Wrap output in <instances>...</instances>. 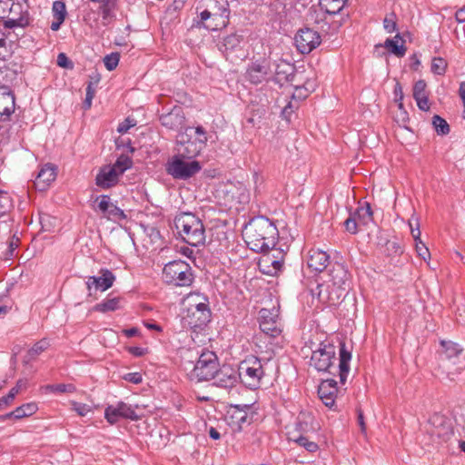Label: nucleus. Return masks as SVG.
Wrapping results in <instances>:
<instances>
[{"instance_id":"nucleus-1","label":"nucleus","mask_w":465,"mask_h":465,"mask_svg":"<svg viewBox=\"0 0 465 465\" xmlns=\"http://www.w3.org/2000/svg\"><path fill=\"white\" fill-rule=\"evenodd\" d=\"M242 235L248 247L253 252H267L272 249L278 239L276 226L263 216L252 218L244 227Z\"/></svg>"},{"instance_id":"nucleus-2","label":"nucleus","mask_w":465,"mask_h":465,"mask_svg":"<svg viewBox=\"0 0 465 465\" xmlns=\"http://www.w3.org/2000/svg\"><path fill=\"white\" fill-rule=\"evenodd\" d=\"M330 280L319 283L312 295H317L320 302L330 306L336 305L349 290V273L341 263H334L329 272Z\"/></svg>"},{"instance_id":"nucleus-3","label":"nucleus","mask_w":465,"mask_h":465,"mask_svg":"<svg viewBox=\"0 0 465 465\" xmlns=\"http://www.w3.org/2000/svg\"><path fill=\"white\" fill-rule=\"evenodd\" d=\"M174 225L182 239L192 246L205 242V229L202 220L192 213H183L175 217Z\"/></svg>"},{"instance_id":"nucleus-4","label":"nucleus","mask_w":465,"mask_h":465,"mask_svg":"<svg viewBox=\"0 0 465 465\" xmlns=\"http://www.w3.org/2000/svg\"><path fill=\"white\" fill-rule=\"evenodd\" d=\"M219 361L216 354L211 351H203L197 361L184 364V371L190 381L200 382L210 381L217 371Z\"/></svg>"},{"instance_id":"nucleus-5","label":"nucleus","mask_w":465,"mask_h":465,"mask_svg":"<svg viewBox=\"0 0 465 465\" xmlns=\"http://www.w3.org/2000/svg\"><path fill=\"white\" fill-rule=\"evenodd\" d=\"M179 137L180 146L177 155L191 160L201 153L207 142L206 132L202 126L187 127L183 134H179Z\"/></svg>"},{"instance_id":"nucleus-6","label":"nucleus","mask_w":465,"mask_h":465,"mask_svg":"<svg viewBox=\"0 0 465 465\" xmlns=\"http://www.w3.org/2000/svg\"><path fill=\"white\" fill-rule=\"evenodd\" d=\"M163 278L168 284L190 286L193 281V274L189 263L175 260L164 265Z\"/></svg>"},{"instance_id":"nucleus-7","label":"nucleus","mask_w":465,"mask_h":465,"mask_svg":"<svg viewBox=\"0 0 465 465\" xmlns=\"http://www.w3.org/2000/svg\"><path fill=\"white\" fill-rule=\"evenodd\" d=\"M202 166L198 161L186 159L181 155L173 156L166 163L165 170L173 178L187 180L200 172Z\"/></svg>"},{"instance_id":"nucleus-8","label":"nucleus","mask_w":465,"mask_h":465,"mask_svg":"<svg viewBox=\"0 0 465 465\" xmlns=\"http://www.w3.org/2000/svg\"><path fill=\"white\" fill-rule=\"evenodd\" d=\"M237 372L239 380L251 389H256L260 386L261 379L264 374L261 361L253 356L242 361Z\"/></svg>"},{"instance_id":"nucleus-9","label":"nucleus","mask_w":465,"mask_h":465,"mask_svg":"<svg viewBox=\"0 0 465 465\" xmlns=\"http://www.w3.org/2000/svg\"><path fill=\"white\" fill-rule=\"evenodd\" d=\"M336 348L330 342H321L311 356L310 364L318 371H329L336 360Z\"/></svg>"},{"instance_id":"nucleus-10","label":"nucleus","mask_w":465,"mask_h":465,"mask_svg":"<svg viewBox=\"0 0 465 465\" xmlns=\"http://www.w3.org/2000/svg\"><path fill=\"white\" fill-rule=\"evenodd\" d=\"M272 75L271 62L267 58H260L248 64L244 77L252 84H260L268 81Z\"/></svg>"},{"instance_id":"nucleus-11","label":"nucleus","mask_w":465,"mask_h":465,"mask_svg":"<svg viewBox=\"0 0 465 465\" xmlns=\"http://www.w3.org/2000/svg\"><path fill=\"white\" fill-rule=\"evenodd\" d=\"M259 322L261 330L271 337H277L282 332L279 308L274 305L271 309L262 308L259 312Z\"/></svg>"},{"instance_id":"nucleus-12","label":"nucleus","mask_w":465,"mask_h":465,"mask_svg":"<svg viewBox=\"0 0 465 465\" xmlns=\"http://www.w3.org/2000/svg\"><path fill=\"white\" fill-rule=\"evenodd\" d=\"M297 49L302 54H309L321 44L318 32L311 28H302L298 31L294 38Z\"/></svg>"},{"instance_id":"nucleus-13","label":"nucleus","mask_w":465,"mask_h":465,"mask_svg":"<svg viewBox=\"0 0 465 465\" xmlns=\"http://www.w3.org/2000/svg\"><path fill=\"white\" fill-rule=\"evenodd\" d=\"M100 4L99 12L102 15L101 22H99L97 18H94L92 21L91 13H89L85 17L87 24L95 31H99L102 27H105L110 24L111 20L114 16V12L116 8V0H104L100 2Z\"/></svg>"},{"instance_id":"nucleus-14","label":"nucleus","mask_w":465,"mask_h":465,"mask_svg":"<svg viewBox=\"0 0 465 465\" xmlns=\"http://www.w3.org/2000/svg\"><path fill=\"white\" fill-rule=\"evenodd\" d=\"M104 417L110 424L116 423L121 418L130 420L138 419L134 409L123 401H119L115 405H109L106 407L104 411Z\"/></svg>"},{"instance_id":"nucleus-15","label":"nucleus","mask_w":465,"mask_h":465,"mask_svg":"<svg viewBox=\"0 0 465 465\" xmlns=\"http://www.w3.org/2000/svg\"><path fill=\"white\" fill-rule=\"evenodd\" d=\"M213 384L217 387L231 389L236 385L239 381V375L237 371L230 366H223L217 368L216 373L213 379Z\"/></svg>"},{"instance_id":"nucleus-16","label":"nucleus","mask_w":465,"mask_h":465,"mask_svg":"<svg viewBox=\"0 0 465 465\" xmlns=\"http://www.w3.org/2000/svg\"><path fill=\"white\" fill-rule=\"evenodd\" d=\"M15 97L9 87L0 86V121H9L15 108Z\"/></svg>"},{"instance_id":"nucleus-17","label":"nucleus","mask_w":465,"mask_h":465,"mask_svg":"<svg viewBox=\"0 0 465 465\" xmlns=\"http://www.w3.org/2000/svg\"><path fill=\"white\" fill-rule=\"evenodd\" d=\"M100 276H89L86 281V287L89 291L94 287L96 290L104 292L111 288L115 281L114 274L108 269H101Z\"/></svg>"},{"instance_id":"nucleus-18","label":"nucleus","mask_w":465,"mask_h":465,"mask_svg":"<svg viewBox=\"0 0 465 465\" xmlns=\"http://www.w3.org/2000/svg\"><path fill=\"white\" fill-rule=\"evenodd\" d=\"M57 176V168L53 163L45 164L39 171L34 183L35 188L40 191H45L51 183H53Z\"/></svg>"},{"instance_id":"nucleus-19","label":"nucleus","mask_w":465,"mask_h":465,"mask_svg":"<svg viewBox=\"0 0 465 465\" xmlns=\"http://www.w3.org/2000/svg\"><path fill=\"white\" fill-rule=\"evenodd\" d=\"M121 174L111 165H104L100 168L95 177V183L103 189H109L117 184Z\"/></svg>"},{"instance_id":"nucleus-20","label":"nucleus","mask_w":465,"mask_h":465,"mask_svg":"<svg viewBox=\"0 0 465 465\" xmlns=\"http://www.w3.org/2000/svg\"><path fill=\"white\" fill-rule=\"evenodd\" d=\"M337 381L334 379L322 381L318 388V395L327 407H332L337 395Z\"/></svg>"},{"instance_id":"nucleus-21","label":"nucleus","mask_w":465,"mask_h":465,"mask_svg":"<svg viewBox=\"0 0 465 465\" xmlns=\"http://www.w3.org/2000/svg\"><path fill=\"white\" fill-rule=\"evenodd\" d=\"M10 16L4 21L5 28L25 27L29 24L27 12L22 14V6L19 4H13L10 7Z\"/></svg>"},{"instance_id":"nucleus-22","label":"nucleus","mask_w":465,"mask_h":465,"mask_svg":"<svg viewBox=\"0 0 465 465\" xmlns=\"http://www.w3.org/2000/svg\"><path fill=\"white\" fill-rule=\"evenodd\" d=\"M211 312L208 307H203V311L187 310L186 316L183 317L184 324L192 329L203 328L210 322Z\"/></svg>"},{"instance_id":"nucleus-23","label":"nucleus","mask_w":465,"mask_h":465,"mask_svg":"<svg viewBox=\"0 0 465 465\" xmlns=\"http://www.w3.org/2000/svg\"><path fill=\"white\" fill-rule=\"evenodd\" d=\"M217 21V18L213 17L212 14L204 8L193 18L192 27L216 31L226 26V25H218L219 22Z\"/></svg>"},{"instance_id":"nucleus-24","label":"nucleus","mask_w":465,"mask_h":465,"mask_svg":"<svg viewBox=\"0 0 465 465\" xmlns=\"http://www.w3.org/2000/svg\"><path fill=\"white\" fill-rule=\"evenodd\" d=\"M205 9L219 20L218 25H227L230 14L227 0H208Z\"/></svg>"},{"instance_id":"nucleus-25","label":"nucleus","mask_w":465,"mask_h":465,"mask_svg":"<svg viewBox=\"0 0 465 465\" xmlns=\"http://www.w3.org/2000/svg\"><path fill=\"white\" fill-rule=\"evenodd\" d=\"M329 259L326 252L312 249L308 252L307 265L312 272H321L327 267Z\"/></svg>"},{"instance_id":"nucleus-26","label":"nucleus","mask_w":465,"mask_h":465,"mask_svg":"<svg viewBox=\"0 0 465 465\" xmlns=\"http://www.w3.org/2000/svg\"><path fill=\"white\" fill-rule=\"evenodd\" d=\"M160 121L170 130H180L183 127L185 117L181 107H174L171 112L161 115Z\"/></svg>"},{"instance_id":"nucleus-27","label":"nucleus","mask_w":465,"mask_h":465,"mask_svg":"<svg viewBox=\"0 0 465 465\" xmlns=\"http://www.w3.org/2000/svg\"><path fill=\"white\" fill-rule=\"evenodd\" d=\"M351 352L346 349L345 343L341 342L339 358V378L341 384H345L350 372Z\"/></svg>"},{"instance_id":"nucleus-28","label":"nucleus","mask_w":465,"mask_h":465,"mask_svg":"<svg viewBox=\"0 0 465 465\" xmlns=\"http://www.w3.org/2000/svg\"><path fill=\"white\" fill-rule=\"evenodd\" d=\"M259 265L264 273L273 275L282 271L283 262L276 259L274 255L266 254L262 257Z\"/></svg>"},{"instance_id":"nucleus-29","label":"nucleus","mask_w":465,"mask_h":465,"mask_svg":"<svg viewBox=\"0 0 465 465\" xmlns=\"http://www.w3.org/2000/svg\"><path fill=\"white\" fill-rule=\"evenodd\" d=\"M243 36L238 34H231L223 38V47L226 55L232 53L242 51Z\"/></svg>"},{"instance_id":"nucleus-30","label":"nucleus","mask_w":465,"mask_h":465,"mask_svg":"<svg viewBox=\"0 0 465 465\" xmlns=\"http://www.w3.org/2000/svg\"><path fill=\"white\" fill-rule=\"evenodd\" d=\"M440 345L442 347L441 355L449 361L453 360V363H456L455 359L458 358L463 351L459 344L450 341H441Z\"/></svg>"},{"instance_id":"nucleus-31","label":"nucleus","mask_w":465,"mask_h":465,"mask_svg":"<svg viewBox=\"0 0 465 465\" xmlns=\"http://www.w3.org/2000/svg\"><path fill=\"white\" fill-rule=\"evenodd\" d=\"M384 47L398 57L404 56L406 53L404 41L399 34L395 35L394 39L388 38L384 43Z\"/></svg>"},{"instance_id":"nucleus-32","label":"nucleus","mask_w":465,"mask_h":465,"mask_svg":"<svg viewBox=\"0 0 465 465\" xmlns=\"http://www.w3.org/2000/svg\"><path fill=\"white\" fill-rule=\"evenodd\" d=\"M346 2L347 0H319L321 9L328 15L339 14Z\"/></svg>"},{"instance_id":"nucleus-33","label":"nucleus","mask_w":465,"mask_h":465,"mask_svg":"<svg viewBox=\"0 0 465 465\" xmlns=\"http://www.w3.org/2000/svg\"><path fill=\"white\" fill-rule=\"evenodd\" d=\"M121 307V298L120 297H114V298H107L101 302L100 303H97L94 310L99 312H114L118 310Z\"/></svg>"},{"instance_id":"nucleus-34","label":"nucleus","mask_w":465,"mask_h":465,"mask_svg":"<svg viewBox=\"0 0 465 465\" xmlns=\"http://www.w3.org/2000/svg\"><path fill=\"white\" fill-rule=\"evenodd\" d=\"M360 223L367 224L372 221V211L369 203L360 205L356 212L352 214Z\"/></svg>"},{"instance_id":"nucleus-35","label":"nucleus","mask_w":465,"mask_h":465,"mask_svg":"<svg viewBox=\"0 0 465 465\" xmlns=\"http://www.w3.org/2000/svg\"><path fill=\"white\" fill-rule=\"evenodd\" d=\"M36 411L37 406L34 402L23 404L22 406L17 407L14 411L15 419L20 420L25 417H29L35 414Z\"/></svg>"},{"instance_id":"nucleus-36","label":"nucleus","mask_w":465,"mask_h":465,"mask_svg":"<svg viewBox=\"0 0 465 465\" xmlns=\"http://www.w3.org/2000/svg\"><path fill=\"white\" fill-rule=\"evenodd\" d=\"M133 165V161L132 159L128 156V155H125V154H121L117 160L115 161V163L114 164H112L111 166L118 173H120L121 175H123V173L130 169Z\"/></svg>"},{"instance_id":"nucleus-37","label":"nucleus","mask_w":465,"mask_h":465,"mask_svg":"<svg viewBox=\"0 0 465 465\" xmlns=\"http://www.w3.org/2000/svg\"><path fill=\"white\" fill-rule=\"evenodd\" d=\"M45 391L54 393H74L76 388L72 383L49 384L45 387Z\"/></svg>"},{"instance_id":"nucleus-38","label":"nucleus","mask_w":465,"mask_h":465,"mask_svg":"<svg viewBox=\"0 0 465 465\" xmlns=\"http://www.w3.org/2000/svg\"><path fill=\"white\" fill-rule=\"evenodd\" d=\"M432 124L435 128V131L440 135H446L450 131L449 124L446 122L445 119H443L440 115L433 116Z\"/></svg>"},{"instance_id":"nucleus-39","label":"nucleus","mask_w":465,"mask_h":465,"mask_svg":"<svg viewBox=\"0 0 465 465\" xmlns=\"http://www.w3.org/2000/svg\"><path fill=\"white\" fill-rule=\"evenodd\" d=\"M447 62L441 57H434L431 61V72L435 74L442 75L445 74Z\"/></svg>"},{"instance_id":"nucleus-40","label":"nucleus","mask_w":465,"mask_h":465,"mask_svg":"<svg viewBox=\"0 0 465 465\" xmlns=\"http://www.w3.org/2000/svg\"><path fill=\"white\" fill-rule=\"evenodd\" d=\"M293 441L298 445L303 447L309 452H315L318 450V445L312 440H310L305 436H299L296 439H293Z\"/></svg>"},{"instance_id":"nucleus-41","label":"nucleus","mask_w":465,"mask_h":465,"mask_svg":"<svg viewBox=\"0 0 465 465\" xmlns=\"http://www.w3.org/2000/svg\"><path fill=\"white\" fill-rule=\"evenodd\" d=\"M49 343L46 340H41L35 343V345L28 351V355L31 359L35 358L40 353L47 349Z\"/></svg>"},{"instance_id":"nucleus-42","label":"nucleus","mask_w":465,"mask_h":465,"mask_svg":"<svg viewBox=\"0 0 465 465\" xmlns=\"http://www.w3.org/2000/svg\"><path fill=\"white\" fill-rule=\"evenodd\" d=\"M104 216L115 222L122 221L126 218V215L124 214V211L114 203Z\"/></svg>"},{"instance_id":"nucleus-43","label":"nucleus","mask_w":465,"mask_h":465,"mask_svg":"<svg viewBox=\"0 0 465 465\" xmlns=\"http://www.w3.org/2000/svg\"><path fill=\"white\" fill-rule=\"evenodd\" d=\"M120 55L118 53H112L104 58V66L107 70H114L119 64Z\"/></svg>"},{"instance_id":"nucleus-44","label":"nucleus","mask_w":465,"mask_h":465,"mask_svg":"<svg viewBox=\"0 0 465 465\" xmlns=\"http://www.w3.org/2000/svg\"><path fill=\"white\" fill-rule=\"evenodd\" d=\"M18 394V387H14L10 390L9 393L6 396L0 398V410L5 409V407L9 406L13 401L15 400V396Z\"/></svg>"},{"instance_id":"nucleus-45","label":"nucleus","mask_w":465,"mask_h":465,"mask_svg":"<svg viewBox=\"0 0 465 465\" xmlns=\"http://www.w3.org/2000/svg\"><path fill=\"white\" fill-rule=\"evenodd\" d=\"M71 405H72L73 410L79 416H82V417L86 416L89 412L92 411L91 406H89V405H87L85 403H81V402H77V401H71Z\"/></svg>"},{"instance_id":"nucleus-46","label":"nucleus","mask_w":465,"mask_h":465,"mask_svg":"<svg viewBox=\"0 0 465 465\" xmlns=\"http://www.w3.org/2000/svg\"><path fill=\"white\" fill-rule=\"evenodd\" d=\"M97 207L99 211H101L103 214L105 215L110 207L113 205V203L110 201V197L108 195H102L97 199Z\"/></svg>"},{"instance_id":"nucleus-47","label":"nucleus","mask_w":465,"mask_h":465,"mask_svg":"<svg viewBox=\"0 0 465 465\" xmlns=\"http://www.w3.org/2000/svg\"><path fill=\"white\" fill-rule=\"evenodd\" d=\"M425 90H426L425 81H423V80L417 81L413 86L414 99H417V98H420L422 96H427Z\"/></svg>"},{"instance_id":"nucleus-48","label":"nucleus","mask_w":465,"mask_h":465,"mask_svg":"<svg viewBox=\"0 0 465 465\" xmlns=\"http://www.w3.org/2000/svg\"><path fill=\"white\" fill-rule=\"evenodd\" d=\"M383 27L388 33H392L397 29L394 14H391L383 19Z\"/></svg>"},{"instance_id":"nucleus-49","label":"nucleus","mask_w":465,"mask_h":465,"mask_svg":"<svg viewBox=\"0 0 465 465\" xmlns=\"http://www.w3.org/2000/svg\"><path fill=\"white\" fill-rule=\"evenodd\" d=\"M53 13L54 17L58 18L63 16L64 19L65 18L66 10H65V5L61 1H55L53 4Z\"/></svg>"},{"instance_id":"nucleus-50","label":"nucleus","mask_w":465,"mask_h":465,"mask_svg":"<svg viewBox=\"0 0 465 465\" xmlns=\"http://www.w3.org/2000/svg\"><path fill=\"white\" fill-rule=\"evenodd\" d=\"M416 251L420 257H421L423 260H427L430 257V253L429 252V249L425 246V244L422 242V241L420 239V241L415 242Z\"/></svg>"},{"instance_id":"nucleus-51","label":"nucleus","mask_w":465,"mask_h":465,"mask_svg":"<svg viewBox=\"0 0 465 465\" xmlns=\"http://www.w3.org/2000/svg\"><path fill=\"white\" fill-rule=\"evenodd\" d=\"M94 88L93 87L92 83H89L86 87V94H85V100L84 102V105L85 109H89L92 105V101L94 97Z\"/></svg>"},{"instance_id":"nucleus-52","label":"nucleus","mask_w":465,"mask_h":465,"mask_svg":"<svg viewBox=\"0 0 465 465\" xmlns=\"http://www.w3.org/2000/svg\"><path fill=\"white\" fill-rule=\"evenodd\" d=\"M344 226L347 232L355 234L357 232V219L351 214V216L344 222Z\"/></svg>"},{"instance_id":"nucleus-53","label":"nucleus","mask_w":465,"mask_h":465,"mask_svg":"<svg viewBox=\"0 0 465 465\" xmlns=\"http://www.w3.org/2000/svg\"><path fill=\"white\" fill-rule=\"evenodd\" d=\"M57 64L62 68H67L72 69L73 68V63L70 61V59L67 57V55L64 53H60L57 55Z\"/></svg>"},{"instance_id":"nucleus-54","label":"nucleus","mask_w":465,"mask_h":465,"mask_svg":"<svg viewBox=\"0 0 465 465\" xmlns=\"http://www.w3.org/2000/svg\"><path fill=\"white\" fill-rule=\"evenodd\" d=\"M8 207H10L9 196L6 193L0 191V210L4 209L3 212L0 211V217L5 213Z\"/></svg>"},{"instance_id":"nucleus-55","label":"nucleus","mask_w":465,"mask_h":465,"mask_svg":"<svg viewBox=\"0 0 465 465\" xmlns=\"http://www.w3.org/2000/svg\"><path fill=\"white\" fill-rule=\"evenodd\" d=\"M135 125V121L134 119H125L124 122L121 123L118 125L117 131L121 134L126 133L132 126Z\"/></svg>"},{"instance_id":"nucleus-56","label":"nucleus","mask_w":465,"mask_h":465,"mask_svg":"<svg viewBox=\"0 0 465 465\" xmlns=\"http://www.w3.org/2000/svg\"><path fill=\"white\" fill-rule=\"evenodd\" d=\"M410 227H411V235H412L414 241L415 242L420 241V230L419 220L416 219V226L415 227L413 226L412 223L410 222Z\"/></svg>"},{"instance_id":"nucleus-57","label":"nucleus","mask_w":465,"mask_h":465,"mask_svg":"<svg viewBox=\"0 0 465 465\" xmlns=\"http://www.w3.org/2000/svg\"><path fill=\"white\" fill-rule=\"evenodd\" d=\"M415 101L417 102L418 107L421 111H428L430 109L428 96H422V97L417 98V99H415Z\"/></svg>"},{"instance_id":"nucleus-58","label":"nucleus","mask_w":465,"mask_h":465,"mask_svg":"<svg viewBox=\"0 0 465 465\" xmlns=\"http://www.w3.org/2000/svg\"><path fill=\"white\" fill-rule=\"evenodd\" d=\"M19 242H20V239L18 237H16L15 235H13V237L11 238V240L9 242V245H8V252H10L11 255H13V252L18 247Z\"/></svg>"},{"instance_id":"nucleus-59","label":"nucleus","mask_w":465,"mask_h":465,"mask_svg":"<svg viewBox=\"0 0 465 465\" xmlns=\"http://www.w3.org/2000/svg\"><path fill=\"white\" fill-rule=\"evenodd\" d=\"M128 351L131 354H133L134 356H136V357H141V356L144 355L147 351L146 349L142 348V347H130L128 349Z\"/></svg>"},{"instance_id":"nucleus-60","label":"nucleus","mask_w":465,"mask_h":465,"mask_svg":"<svg viewBox=\"0 0 465 465\" xmlns=\"http://www.w3.org/2000/svg\"><path fill=\"white\" fill-rule=\"evenodd\" d=\"M394 96H395V102L403 100L402 87L400 84V83H397L394 86Z\"/></svg>"},{"instance_id":"nucleus-61","label":"nucleus","mask_w":465,"mask_h":465,"mask_svg":"<svg viewBox=\"0 0 465 465\" xmlns=\"http://www.w3.org/2000/svg\"><path fill=\"white\" fill-rule=\"evenodd\" d=\"M203 307H208V305L203 302H199L190 303L187 310L188 311L197 310L199 312H202V311H203Z\"/></svg>"},{"instance_id":"nucleus-62","label":"nucleus","mask_w":465,"mask_h":465,"mask_svg":"<svg viewBox=\"0 0 465 465\" xmlns=\"http://www.w3.org/2000/svg\"><path fill=\"white\" fill-rule=\"evenodd\" d=\"M308 88L296 87L293 97L305 98L308 95Z\"/></svg>"},{"instance_id":"nucleus-63","label":"nucleus","mask_w":465,"mask_h":465,"mask_svg":"<svg viewBox=\"0 0 465 465\" xmlns=\"http://www.w3.org/2000/svg\"><path fill=\"white\" fill-rule=\"evenodd\" d=\"M456 21L459 23H464L465 22V8H461L458 10L455 14Z\"/></svg>"},{"instance_id":"nucleus-64","label":"nucleus","mask_w":465,"mask_h":465,"mask_svg":"<svg viewBox=\"0 0 465 465\" xmlns=\"http://www.w3.org/2000/svg\"><path fill=\"white\" fill-rule=\"evenodd\" d=\"M459 94L462 101L463 106H465V82H461L459 87Z\"/></svg>"}]
</instances>
